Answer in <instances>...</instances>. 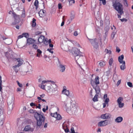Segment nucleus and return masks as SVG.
Instances as JSON below:
<instances>
[{
	"instance_id": "20",
	"label": "nucleus",
	"mask_w": 133,
	"mask_h": 133,
	"mask_svg": "<svg viewBox=\"0 0 133 133\" xmlns=\"http://www.w3.org/2000/svg\"><path fill=\"white\" fill-rule=\"evenodd\" d=\"M37 53L36 55V56L40 57L42 56V51L39 49H38L37 50Z\"/></svg>"
},
{
	"instance_id": "64",
	"label": "nucleus",
	"mask_w": 133,
	"mask_h": 133,
	"mask_svg": "<svg viewBox=\"0 0 133 133\" xmlns=\"http://www.w3.org/2000/svg\"><path fill=\"white\" fill-rule=\"evenodd\" d=\"M130 133H133V129H131L130 131Z\"/></svg>"
},
{
	"instance_id": "8",
	"label": "nucleus",
	"mask_w": 133,
	"mask_h": 133,
	"mask_svg": "<svg viewBox=\"0 0 133 133\" xmlns=\"http://www.w3.org/2000/svg\"><path fill=\"white\" fill-rule=\"evenodd\" d=\"M111 116V115L110 114L108 113L101 115L100 117L102 119H110Z\"/></svg>"
},
{
	"instance_id": "6",
	"label": "nucleus",
	"mask_w": 133,
	"mask_h": 133,
	"mask_svg": "<svg viewBox=\"0 0 133 133\" xmlns=\"http://www.w3.org/2000/svg\"><path fill=\"white\" fill-rule=\"evenodd\" d=\"M90 41L92 45L94 48L97 49L98 47V42L97 39H90L88 38Z\"/></svg>"
},
{
	"instance_id": "45",
	"label": "nucleus",
	"mask_w": 133,
	"mask_h": 133,
	"mask_svg": "<svg viewBox=\"0 0 133 133\" xmlns=\"http://www.w3.org/2000/svg\"><path fill=\"white\" fill-rule=\"evenodd\" d=\"M52 49H48L47 50L49 52H50L51 54H53L54 52L53 51H52Z\"/></svg>"
},
{
	"instance_id": "13",
	"label": "nucleus",
	"mask_w": 133,
	"mask_h": 133,
	"mask_svg": "<svg viewBox=\"0 0 133 133\" xmlns=\"http://www.w3.org/2000/svg\"><path fill=\"white\" fill-rule=\"evenodd\" d=\"M39 16L41 17H44L45 15V11L43 10H41L39 12Z\"/></svg>"
},
{
	"instance_id": "40",
	"label": "nucleus",
	"mask_w": 133,
	"mask_h": 133,
	"mask_svg": "<svg viewBox=\"0 0 133 133\" xmlns=\"http://www.w3.org/2000/svg\"><path fill=\"white\" fill-rule=\"evenodd\" d=\"M109 101V99L108 98H107L106 99H105V100L104 101V102L106 103L107 104H108Z\"/></svg>"
},
{
	"instance_id": "23",
	"label": "nucleus",
	"mask_w": 133,
	"mask_h": 133,
	"mask_svg": "<svg viewBox=\"0 0 133 133\" xmlns=\"http://www.w3.org/2000/svg\"><path fill=\"white\" fill-rule=\"evenodd\" d=\"M51 89L50 85L49 84H48L45 85V90L48 91L50 90Z\"/></svg>"
},
{
	"instance_id": "3",
	"label": "nucleus",
	"mask_w": 133,
	"mask_h": 133,
	"mask_svg": "<svg viewBox=\"0 0 133 133\" xmlns=\"http://www.w3.org/2000/svg\"><path fill=\"white\" fill-rule=\"evenodd\" d=\"M91 84L92 87H94L95 86L99 84V79L98 76L96 77L94 79H91Z\"/></svg>"
},
{
	"instance_id": "62",
	"label": "nucleus",
	"mask_w": 133,
	"mask_h": 133,
	"mask_svg": "<svg viewBox=\"0 0 133 133\" xmlns=\"http://www.w3.org/2000/svg\"><path fill=\"white\" fill-rule=\"evenodd\" d=\"M49 46L51 48H52L53 47V45L52 44H49Z\"/></svg>"
},
{
	"instance_id": "7",
	"label": "nucleus",
	"mask_w": 133,
	"mask_h": 133,
	"mask_svg": "<svg viewBox=\"0 0 133 133\" xmlns=\"http://www.w3.org/2000/svg\"><path fill=\"white\" fill-rule=\"evenodd\" d=\"M36 41L34 39L32 38H28L27 39L26 43L27 45H32L34 44H36Z\"/></svg>"
},
{
	"instance_id": "16",
	"label": "nucleus",
	"mask_w": 133,
	"mask_h": 133,
	"mask_svg": "<svg viewBox=\"0 0 133 133\" xmlns=\"http://www.w3.org/2000/svg\"><path fill=\"white\" fill-rule=\"evenodd\" d=\"M124 58V56L123 55L118 57V60L120 63L122 64L123 62H125V61H123Z\"/></svg>"
},
{
	"instance_id": "36",
	"label": "nucleus",
	"mask_w": 133,
	"mask_h": 133,
	"mask_svg": "<svg viewBox=\"0 0 133 133\" xmlns=\"http://www.w3.org/2000/svg\"><path fill=\"white\" fill-rule=\"evenodd\" d=\"M21 17L22 18H24L25 17V12L24 10L22 13V15H21Z\"/></svg>"
},
{
	"instance_id": "57",
	"label": "nucleus",
	"mask_w": 133,
	"mask_h": 133,
	"mask_svg": "<svg viewBox=\"0 0 133 133\" xmlns=\"http://www.w3.org/2000/svg\"><path fill=\"white\" fill-rule=\"evenodd\" d=\"M69 2L70 3H74L75 1L74 0H70V1H69Z\"/></svg>"
},
{
	"instance_id": "24",
	"label": "nucleus",
	"mask_w": 133,
	"mask_h": 133,
	"mask_svg": "<svg viewBox=\"0 0 133 133\" xmlns=\"http://www.w3.org/2000/svg\"><path fill=\"white\" fill-rule=\"evenodd\" d=\"M98 94H96L95 95V96H94V98H93L92 100L94 102H96V101H98Z\"/></svg>"
},
{
	"instance_id": "15",
	"label": "nucleus",
	"mask_w": 133,
	"mask_h": 133,
	"mask_svg": "<svg viewBox=\"0 0 133 133\" xmlns=\"http://www.w3.org/2000/svg\"><path fill=\"white\" fill-rule=\"evenodd\" d=\"M45 38V37L44 36L42 35L38 39V42L39 43H42L43 42Z\"/></svg>"
},
{
	"instance_id": "41",
	"label": "nucleus",
	"mask_w": 133,
	"mask_h": 133,
	"mask_svg": "<svg viewBox=\"0 0 133 133\" xmlns=\"http://www.w3.org/2000/svg\"><path fill=\"white\" fill-rule=\"evenodd\" d=\"M48 82H52L51 81H42V84H45Z\"/></svg>"
},
{
	"instance_id": "59",
	"label": "nucleus",
	"mask_w": 133,
	"mask_h": 133,
	"mask_svg": "<svg viewBox=\"0 0 133 133\" xmlns=\"http://www.w3.org/2000/svg\"><path fill=\"white\" fill-rule=\"evenodd\" d=\"M30 105L31 107H32L35 105V104L32 102L30 103Z\"/></svg>"
},
{
	"instance_id": "39",
	"label": "nucleus",
	"mask_w": 133,
	"mask_h": 133,
	"mask_svg": "<svg viewBox=\"0 0 133 133\" xmlns=\"http://www.w3.org/2000/svg\"><path fill=\"white\" fill-rule=\"evenodd\" d=\"M127 84L130 87H132L133 86L131 82H128Z\"/></svg>"
},
{
	"instance_id": "9",
	"label": "nucleus",
	"mask_w": 133,
	"mask_h": 133,
	"mask_svg": "<svg viewBox=\"0 0 133 133\" xmlns=\"http://www.w3.org/2000/svg\"><path fill=\"white\" fill-rule=\"evenodd\" d=\"M108 121L107 120L101 121L99 122L97 125L98 127L105 126L107 125Z\"/></svg>"
},
{
	"instance_id": "54",
	"label": "nucleus",
	"mask_w": 133,
	"mask_h": 133,
	"mask_svg": "<svg viewBox=\"0 0 133 133\" xmlns=\"http://www.w3.org/2000/svg\"><path fill=\"white\" fill-rule=\"evenodd\" d=\"M40 77L39 79H38V81L39 82H41V81L42 80V77L41 76L39 77Z\"/></svg>"
},
{
	"instance_id": "61",
	"label": "nucleus",
	"mask_w": 133,
	"mask_h": 133,
	"mask_svg": "<svg viewBox=\"0 0 133 133\" xmlns=\"http://www.w3.org/2000/svg\"><path fill=\"white\" fill-rule=\"evenodd\" d=\"M45 95L44 94H43L40 95V96L41 98H43L44 97Z\"/></svg>"
},
{
	"instance_id": "44",
	"label": "nucleus",
	"mask_w": 133,
	"mask_h": 133,
	"mask_svg": "<svg viewBox=\"0 0 133 133\" xmlns=\"http://www.w3.org/2000/svg\"><path fill=\"white\" fill-rule=\"evenodd\" d=\"M58 7L59 9H61L62 8V4L60 3H59L58 4Z\"/></svg>"
},
{
	"instance_id": "5",
	"label": "nucleus",
	"mask_w": 133,
	"mask_h": 133,
	"mask_svg": "<svg viewBox=\"0 0 133 133\" xmlns=\"http://www.w3.org/2000/svg\"><path fill=\"white\" fill-rule=\"evenodd\" d=\"M72 50V53L75 56V59L77 60L76 59H78V57H79V54L80 52L77 49L75 48L73 49Z\"/></svg>"
},
{
	"instance_id": "29",
	"label": "nucleus",
	"mask_w": 133,
	"mask_h": 133,
	"mask_svg": "<svg viewBox=\"0 0 133 133\" xmlns=\"http://www.w3.org/2000/svg\"><path fill=\"white\" fill-rule=\"evenodd\" d=\"M113 59L112 58H110L109 61V64L110 66L112 65V64L113 62Z\"/></svg>"
},
{
	"instance_id": "19",
	"label": "nucleus",
	"mask_w": 133,
	"mask_h": 133,
	"mask_svg": "<svg viewBox=\"0 0 133 133\" xmlns=\"http://www.w3.org/2000/svg\"><path fill=\"white\" fill-rule=\"evenodd\" d=\"M60 71L62 72H64L65 70V68L63 65L60 64L59 65Z\"/></svg>"
},
{
	"instance_id": "28",
	"label": "nucleus",
	"mask_w": 133,
	"mask_h": 133,
	"mask_svg": "<svg viewBox=\"0 0 133 133\" xmlns=\"http://www.w3.org/2000/svg\"><path fill=\"white\" fill-rule=\"evenodd\" d=\"M118 104L119 107L120 108H122L124 105V103L122 102H120V103H118Z\"/></svg>"
},
{
	"instance_id": "63",
	"label": "nucleus",
	"mask_w": 133,
	"mask_h": 133,
	"mask_svg": "<svg viewBox=\"0 0 133 133\" xmlns=\"http://www.w3.org/2000/svg\"><path fill=\"white\" fill-rule=\"evenodd\" d=\"M106 103H103V108H104L106 107Z\"/></svg>"
},
{
	"instance_id": "11",
	"label": "nucleus",
	"mask_w": 133,
	"mask_h": 133,
	"mask_svg": "<svg viewBox=\"0 0 133 133\" xmlns=\"http://www.w3.org/2000/svg\"><path fill=\"white\" fill-rule=\"evenodd\" d=\"M92 87L95 90L96 94H99L101 91L100 89L99 86L97 85L95 86L94 87Z\"/></svg>"
},
{
	"instance_id": "43",
	"label": "nucleus",
	"mask_w": 133,
	"mask_h": 133,
	"mask_svg": "<svg viewBox=\"0 0 133 133\" xmlns=\"http://www.w3.org/2000/svg\"><path fill=\"white\" fill-rule=\"evenodd\" d=\"M100 1H101L102 2L103 4L104 5H105L106 4V0H99Z\"/></svg>"
},
{
	"instance_id": "27",
	"label": "nucleus",
	"mask_w": 133,
	"mask_h": 133,
	"mask_svg": "<svg viewBox=\"0 0 133 133\" xmlns=\"http://www.w3.org/2000/svg\"><path fill=\"white\" fill-rule=\"evenodd\" d=\"M23 36V37H25L26 38H29V35L28 33H25L22 34Z\"/></svg>"
},
{
	"instance_id": "46",
	"label": "nucleus",
	"mask_w": 133,
	"mask_h": 133,
	"mask_svg": "<svg viewBox=\"0 0 133 133\" xmlns=\"http://www.w3.org/2000/svg\"><path fill=\"white\" fill-rule=\"evenodd\" d=\"M116 34V33L114 32H113L111 35V36L112 39L114 38L115 35Z\"/></svg>"
},
{
	"instance_id": "58",
	"label": "nucleus",
	"mask_w": 133,
	"mask_h": 133,
	"mask_svg": "<svg viewBox=\"0 0 133 133\" xmlns=\"http://www.w3.org/2000/svg\"><path fill=\"white\" fill-rule=\"evenodd\" d=\"M107 94H105L104 95V96H103V98L104 99H105L107 98H107Z\"/></svg>"
},
{
	"instance_id": "30",
	"label": "nucleus",
	"mask_w": 133,
	"mask_h": 133,
	"mask_svg": "<svg viewBox=\"0 0 133 133\" xmlns=\"http://www.w3.org/2000/svg\"><path fill=\"white\" fill-rule=\"evenodd\" d=\"M99 64L101 67H103L105 65V64L104 62L102 61L99 63Z\"/></svg>"
},
{
	"instance_id": "12",
	"label": "nucleus",
	"mask_w": 133,
	"mask_h": 133,
	"mask_svg": "<svg viewBox=\"0 0 133 133\" xmlns=\"http://www.w3.org/2000/svg\"><path fill=\"white\" fill-rule=\"evenodd\" d=\"M66 87H64L63 90L62 91V92L65 95L68 96L70 95L69 91V90H66Z\"/></svg>"
},
{
	"instance_id": "49",
	"label": "nucleus",
	"mask_w": 133,
	"mask_h": 133,
	"mask_svg": "<svg viewBox=\"0 0 133 133\" xmlns=\"http://www.w3.org/2000/svg\"><path fill=\"white\" fill-rule=\"evenodd\" d=\"M71 132L70 133H74L75 132L74 130V129L72 127L71 128Z\"/></svg>"
},
{
	"instance_id": "32",
	"label": "nucleus",
	"mask_w": 133,
	"mask_h": 133,
	"mask_svg": "<svg viewBox=\"0 0 133 133\" xmlns=\"http://www.w3.org/2000/svg\"><path fill=\"white\" fill-rule=\"evenodd\" d=\"M105 52L107 54H110L111 53V51L110 50H109L107 49H105Z\"/></svg>"
},
{
	"instance_id": "18",
	"label": "nucleus",
	"mask_w": 133,
	"mask_h": 133,
	"mask_svg": "<svg viewBox=\"0 0 133 133\" xmlns=\"http://www.w3.org/2000/svg\"><path fill=\"white\" fill-rule=\"evenodd\" d=\"M123 118L119 116L117 117L115 119V121L117 123H120L123 121Z\"/></svg>"
},
{
	"instance_id": "47",
	"label": "nucleus",
	"mask_w": 133,
	"mask_h": 133,
	"mask_svg": "<svg viewBox=\"0 0 133 133\" xmlns=\"http://www.w3.org/2000/svg\"><path fill=\"white\" fill-rule=\"evenodd\" d=\"M78 33L77 31H75L74 33V35L75 36H76L78 35Z\"/></svg>"
},
{
	"instance_id": "50",
	"label": "nucleus",
	"mask_w": 133,
	"mask_h": 133,
	"mask_svg": "<svg viewBox=\"0 0 133 133\" xmlns=\"http://www.w3.org/2000/svg\"><path fill=\"white\" fill-rule=\"evenodd\" d=\"M12 68H13L14 69L16 73H17L18 71V69L16 68L15 67H13V66L12 67Z\"/></svg>"
},
{
	"instance_id": "60",
	"label": "nucleus",
	"mask_w": 133,
	"mask_h": 133,
	"mask_svg": "<svg viewBox=\"0 0 133 133\" xmlns=\"http://www.w3.org/2000/svg\"><path fill=\"white\" fill-rule=\"evenodd\" d=\"M2 90V84H0V91H1Z\"/></svg>"
},
{
	"instance_id": "2",
	"label": "nucleus",
	"mask_w": 133,
	"mask_h": 133,
	"mask_svg": "<svg viewBox=\"0 0 133 133\" xmlns=\"http://www.w3.org/2000/svg\"><path fill=\"white\" fill-rule=\"evenodd\" d=\"M112 6L114 9L117 11L118 13L121 15L123 14V5L120 2L115 1L113 3Z\"/></svg>"
},
{
	"instance_id": "26",
	"label": "nucleus",
	"mask_w": 133,
	"mask_h": 133,
	"mask_svg": "<svg viewBox=\"0 0 133 133\" xmlns=\"http://www.w3.org/2000/svg\"><path fill=\"white\" fill-rule=\"evenodd\" d=\"M123 101V98L122 97H119L117 99V103L122 102Z\"/></svg>"
},
{
	"instance_id": "25",
	"label": "nucleus",
	"mask_w": 133,
	"mask_h": 133,
	"mask_svg": "<svg viewBox=\"0 0 133 133\" xmlns=\"http://www.w3.org/2000/svg\"><path fill=\"white\" fill-rule=\"evenodd\" d=\"M36 19L34 18L33 19L32 24V26L33 27H35L36 25Z\"/></svg>"
},
{
	"instance_id": "34",
	"label": "nucleus",
	"mask_w": 133,
	"mask_h": 133,
	"mask_svg": "<svg viewBox=\"0 0 133 133\" xmlns=\"http://www.w3.org/2000/svg\"><path fill=\"white\" fill-rule=\"evenodd\" d=\"M57 112H56L55 113H51V115L52 116L54 117L55 118H56L57 116Z\"/></svg>"
},
{
	"instance_id": "42",
	"label": "nucleus",
	"mask_w": 133,
	"mask_h": 133,
	"mask_svg": "<svg viewBox=\"0 0 133 133\" xmlns=\"http://www.w3.org/2000/svg\"><path fill=\"white\" fill-rule=\"evenodd\" d=\"M44 43L45 45H47L48 44V42L47 40V39H45L44 40V41L43 42Z\"/></svg>"
},
{
	"instance_id": "21",
	"label": "nucleus",
	"mask_w": 133,
	"mask_h": 133,
	"mask_svg": "<svg viewBox=\"0 0 133 133\" xmlns=\"http://www.w3.org/2000/svg\"><path fill=\"white\" fill-rule=\"evenodd\" d=\"M122 64L120 66V68L121 70H124L126 68L125 62H123Z\"/></svg>"
},
{
	"instance_id": "48",
	"label": "nucleus",
	"mask_w": 133,
	"mask_h": 133,
	"mask_svg": "<svg viewBox=\"0 0 133 133\" xmlns=\"http://www.w3.org/2000/svg\"><path fill=\"white\" fill-rule=\"evenodd\" d=\"M75 17V16L74 15H71L70 16V19L71 20H72V19H74Z\"/></svg>"
},
{
	"instance_id": "31",
	"label": "nucleus",
	"mask_w": 133,
	"mask_h": 133,
	"mask_svg": "<svg viewBox=\"0 0 133 133\" xmlns=\"http://www.w3.org/2000/svg\"><path fill=\"white\" fill-rule=\"evenodd\" d=\"M32 48L35 50H37L38 49V46L35 44H34L32 45Z\"/></svg>"
},
{
	"instance_id": "10",
	"label": "nucleus",
	"mask_w": 133,
	"mask_h": 133,
	"mask_svg": "<svg viewBox=\"0 0 133 133\" xmlns=\"http://www.w3.org/2000/svg\"><path fill=\"white\" fill-rule=\"evenodd\" d=\"M17 61L18 62V64L16 65L13 66V67L16 68L17 67H19L22 64L23 62V61L20 58H18L16 59Z\"/></svg>"
},
{
	"instance_id": "35",
	"label": "nucleus",
	"mask_w": 133,
	"mask_h": 133,
	"mask_svg": "<svg viewBox=\"0 0 133 133\" xmlns=\"http://www.w3.org/2000/svg\"><path fill=\"white\" fill-rule=\"evenodd\" d=\"M37 98L39 100L38 101V102H40V100H41L43 102H46V101L45 99H42L41 97H38Z\"/></svg>"
},
{
	"instance_id": "1",
	"label": "nucleus",
	"mask_w": 133,
	"mask_h": 133,
	"mask_svg": "<svg viewBox=\"0 0 133 133\" xmlns=\"http://www.w3.org/2000/svg\"><path fill=\"white\" fill-rule=\"evenodd\" d=\"M30 113H33L34 117L37 121V125L38 126L40 127L43 123H44L45 117L42 112L38 113L34 112L32 109L30 110Z\"/></svg>"
},
{
	"instance_id": "22",
	"label": "nucleus",
	"mask_w": 133,
	"mask_h": 133,
	"mask_svg": "<svg viewBox=\"0 0 133 133\" xmlns=\"http://www.w3.org/2000/svg\"><path fill=\"white\" fill-rule=\"evenodd\" d=\"M34 5L35 7V9L37 10L38 7L39 2L38 0H36L34 3Z\"/></svg>"
},
{
	"instance_id": "17",
	"label": "nucleus",
	"mask_w": 133,
	"mask_h": 133,
	"mask_svg": "<svg viewBox=\"0 0 133 133\" xmlns=\"http://www.w3.org/2000/svg\"><path fill=\"white\" fill-rule=\"evenodd\" d=\"M33 130H32V128L30 127V126L28 125L26 126L24 129V130L25 131H32Z\"/></svg>"
},
{
	"instance_id": "51",
	"label": "nucleus",
	"mask_w": 133,
	"mask_h": 133,
	"mask_svg": "<svg viewBox=\"0 0 133 133\" xmlns=\"http://www.w3.org/2000/svg\"><path fill=\"white\" fill-rule=\"evenodd\" d=\"M121 80H119L117 82V86H118L121 83Z\"/></svg>"
},
{
	"instance_id": "4",
	"label": "nucleus",
	"mask_w": 133,
	"mask_h": 133,
	"mask_svg": "<svg viewBox=\"0 0 133 133\" xmlns=\"http://www.w3.org/2000/svg\"><path fill=\"white\" fill-rule=\"evenodd\" d=\"M12 15L14 19L15 23L14 24H16L19 23L21 20L19 16L16 14L14 12L12 13Z\"/></svg>"
},
{
	"instance_id": "55",
	"label": "nucleus",
	"mask_w": 133,
	"mask_h": 133,
	"mask_svg": "<svg viewBox=\"0 0 133 133\" xmlns=\"http://www.w3.org/2000/svg\"><path fill=\"white\" fill-rule=\"evenodd\" d=\"M120 51V49L119 48L117 47H116V51L118 52H119Z\"/></svg>"
},
{
	"instance_id": "33",
	"label": "nucleus",
	"mask_w": 133,
	"mask_h": 133,
	"mask_svg": "<svg viewBox=\"0 0 133 133\" xmlns=\"http://www.w3.org/2000/svg\"><path fill=\"white\" fill-rule=\"evenodd\" d=\"M39 87L41 88V89H44L45 90V85H44L43 84H41V85H39Z\"/></svg>"
},
{
	"instance_id": "37",
	"label": "nucleus",
	"mask_w": 133,
	"mask_h": 133,
	"mask_svg": "<svg viewBox=\"0 0 133 133\" xmlns=\"http://www.w3.org/2000/svg\"><path fill=\"white\" fill-rule=\"evenodd\" d=\"M57 116L56 118L57 120H58L61 119L62 117L60 114H57Z\"/></svg>"
},
{
	"instance_id": "53",
	"label": "nucleus",
	"mask_w": 133,
	"mask_h": 133,
	"mask_svg": "<svg viewBox=\"0 0 133 133\" xmlns=\"http://www.w3.org/2000/svg\"><path fill=\"white\" fill-rule=\"evenodd\" d=\"M64 130L65 132L66 133L68 132L69 131V130L68 128H67L66 129H65Z\"/></svg>"
},
{
	"instance_id": "52",
	"label": "nucleus",
	"mask_w": 133,
	"mask_h": 133,
	"mask_svg": "<svg viewBox=\"0 0 133 133\" xmlns=\"http://www.w3.org/2000/svg\"><path fill=\"white\" fill-rule=\"evenodd\" d=\"M120 20L122 22H123V21L126 22L127 21V19L125 18H123L122 19H120Z\"/></svg>"
},
{
	"instance_id": "56",
	"label": "nucleus",
	"mask_w": 133,
	"mask_h": 133,
	"mask_svg": "<svg viewBox=\"0 0 133 133\" xmlns=\"http://www.w3.org/2000/svg\"><path fill=\"white\" fill-rule=\"evenodd\" d=\"M23 37V36L22 34L21 35H20L18 36V39H20Z\"/></svg>"
},
{
	"instance_id": "14",
	"label": "nucleus",
	"mask_w": 133,
	"mask_h": 133,
	"mask_svg": "<svg viewBox=\"0 0 133 133\" xmlns=\"http://www.w3.org/2000/svg\"><path fill=\"white\" fill-rule=\"evenodd\" d=\"M77 106L75 104H73L71 107V110L72 112L74 113L77 110Z\"/></svg>"
},
{
	"instance_id": "38",
	"label": "nucleus",
	"mask_w": 133,
	"mask_h": 133,
	"mask_svg": "<svg viewBox=\"0 0 133 133\" xmlns=\"http://www.w3.org/2000/svg\"><path fill=\"white\" fill-rule=\"evenodd\" d=\"M16 82L17 83L19 87L22 88L23 87L22 84L21 83H20L18 81H17Z\"/></svg>"
}]
</instances>
